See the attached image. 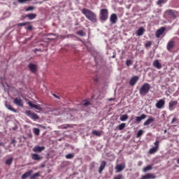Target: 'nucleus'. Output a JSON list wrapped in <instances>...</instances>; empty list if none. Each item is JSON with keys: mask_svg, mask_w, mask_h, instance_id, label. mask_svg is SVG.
Here are the masks:
<instances>
[{"mask_svg": "<svg viewBox=\"0 0 179 179\" xmlns=\"http://www.w3.org/2000/svg\"><path fill=\"white\" fill-rule=\"evenodd\" d=\"M81 12L83 15H84L85 17L92 23L97 22V15H96V13H94V12L87 8H83Z\"/></svg>", "mask_w": 179, "mask_h": 179, "instance_id": "f257e3e1", "label": "nucleus"}, {"mask_svg": "<svg viewBox=\"0 0 179 179\" xmlns=\"http://www.w3.org/2000/svg\"><path fill=\"white\" fill-rule=\"evenodd\" d=\"M152 86L150 84L145 83H144L139 90L140 96H146L150 91Z\"/></svg>", "mask_w": 179, "mask_h": 179, "instance_id": "f03ea898", "label": "nucleus"}, {"mask_svg": "<svg viewBox=\"0 0 179 179\" xmlns=\"http://www.w3.org/2000/svg\"><path fill=\"white\" fill-rule=\"evenodd\" d=\"M100 19L103 22H106L108 19V10L107 8H103L100 10Z\"/></svg>", "mask_w": 179, "mask_h": 179, "instance_id": "7ed1b4c3", "label": "nucleus"}, {"mask_svg": "<svg viewBox=\"0 0 179 179\" xmlns=\"http://www.w3.org/2000/svg\"><path fill=\"white\" fill-rule=\"evenodd\" d=\"M28 69L30 71L31 73H33L34 75H36V73L38 72V66L37 64L29 63L28 64Z\"/></svg>", "mask_w": 179, "mask_h": 179, "instance_id": "20e7f679", "label": "nucleus"}, {"mask_svg": "<svg viewBox=\"0 0 179 179\" xmlns=\"http://www.w3.org/2000/svg\"><path fill=\"white\" fill-rule=\"evenodd\" d=\"M159 145H160V141H159V140H157L154 143V147L149 150L148 153L150 155H154V153H156V152H157V150H159Z\"/></svg>", "mask_w": 179, "mask_h": 179, "instance_id": "39448f33", "label": "nucleus"}, {"mask_svg": "<svg viewBox=\"0 0 179 179\" xmlns=\"http://www.w3.org/2000/svg\"><path fill=\"white\" fill-rule=\"evenodd\" d=\"M25 114L29 117V118H31V120H34V121H36V120H38V115L36 114L33 112H31V110H27L25 112Z\"/></svg>", "mask_w": 179, "mask_h": 179, "instance_id": "423d86ee", "label": "nucleus"}, {"mask_svg": "<svg viewBox=\"0 0 179 179\" xmlns=\"http://www.w3.org/2000/svg\"><path fill=\"white\" fill-rule=\"evenodd\" d=\"M164 106H166V101H164V99H159L155 104V107L159 110L164 108Z\"/></svg>", "mask_w": 179, "mask_h": 179, "instance_id": "0eeeda50", "label": "nucleus"}, {"mask_svg": "<svg viewBox=\"0 0 179 179\" xmlns=\"http://www.w3.org/2000/svg\"><path fill=\"white\" fill-rule=\"evenodd\" d=\"M165 13L168 15V16H170L171 19H177V15H176V10H166L165 11Z\"/></svg>", "mask_w": 179, "mask_h": 179, "instance_id": "6e6552de", "label": "nucleus"}, {"mask_svg": "<svg viewBox=\"0 0 179 179\" xmlns=\"http://www.w3.org/2000/svg\"><path fill=\"white\" fill-rule=\"evenodd\" d=\"M13 103L15 104V106H18V107H23V100H22L20 96L16 97L14 99Z\"/></svg>", "mask_w": 179, "mask_h": 179, "instance_id": "1a4fd4ad", "label": "nucleus"}, {"mask_svg": "<svg viewBox=\"0 0 179 179\" xmlns=\"http://www.w3.org/2000/svg\"><path fill=\"white\" fill-rule=\"evenodd\" d=\"M138 80H139V77L138 76H134L130 79L129 84L130 86H135Z\"/></svg>", "mask_w": 179, "mask_h": 179, "instance_id": "9d476101", "label": "nucleus"}, {"mask_svg": "<svg viewBox=\"0 0 179 179\" xmlns=\"http://www.w3.org/2000/svg\"><path fill=\"white\" fill-rule=\"evenodd\" d=\"M177 104H178L177 101H171L169 103V110H170V111H173V110H174L177 106Z\"/></svg>", "mask_w": 179, "mask_h": 179, "instance_id": "9b49d317", "label": "nucleus"}, {"mask_svg": "<svg viewBox=\"0 0 179 179\" xmlns=\"http://www.w3.org/2000/svg\"><path fill=\"white\" fill-rule=\"evenodd\" d=\"M33 152H34L35 153H41V152H43V150H45V147L44 146H41L40 147V145H36L35 146L33 149H32Z\"/></svg>", "mask_w": 179, "mask_h": 179, "instance_id": "f8f14e48", "label": "nucleus"}, {"mask_svg": "<svg viewBox=\"0 0 179 179\" xmlns=\"http://www.w3.org/2000/svg\"><path fill=\"white\" fill-rule=\"evenodd\" d=\"M165 30L166 28L164 27H162L159 29H158L155 32V36L157 37V38H160V36H162V34H163V33H164Z\"/></svg>", "mask_w": 179, "mask_h": 179, "instance_id": "ddd939ff", "label": "nucleus"}, {"mask_svg": "<svg viewBox=\"0 0 179 179\" xmlns=\"http://www.w3.org/2000/svg\"><path fill=\"white\" fill-rule=\"evenodd\" d=\"M117 20H118V17H117V14L113 13L110 17V22L112 24H115L117 23Z\"/></svg>", "mask_w": 179, "mask_h": 179, "instance_id": "4468645a", "label": "nucleus"}, {"mask_svg": "<svg viewBox=\"0 0 179 179\" xmlns=\"http://www.w3.org/2000/svg\"><path fill=\"white\" fill-rule=\"evenodd\" d=\"M125 169V164L122 163L115 166L116 173H121Z\"/></svg>", "mask_w": 179, "mask_h": 179, "instance_id": "2eb2a0df", "label": "nucleus"}, {"mask_svg": "<svg viewBox=\"0 0 179 179\" xmlns=\"http://www.w3.org/2000/svg\"><path fill=\"white\" fill-rule=\"evenodd\" d=\"M146 117L148 116L145 114H142L141 116L136 117V122H137V124L141 123V121L145 120Z\"/></svg>", "mask_w": 179, "mask_h": 179, "instance_id": "dca6fc26", "label": "nucleus"}, {"mask_svg": "<svg viewBox=\"0 0 179 179\" xmlns=\"http://www.w3.org/2000/svg\"><path fill=\"white\" fill-rule=\"evenodd\" d=\"M155 121V117L150 116L147 120L143 123L144 127H148V125H150L152 122Z\"/></svg>", "mask_w": 179, "mask_h": 179, "instance_id": "f3484780", "label": "nucleus"}, {"mask_svg": "<svg viewBox=\"0 0 179 179\" xmlns=\"http://www.w3.org/2000/svg\"><path fill=\"white\" fill-rule=\"evenodd\" d=\"M31 174H33V170H29V171L26 172L25 173H24L21 178L22 179H27L29 178V177H31Z\"/></svg>", "mask_w": 179, "mask_h": 179, "instance_id": "a211bd4d", "label": "nucleus"}, {"mask_svg": "<svg viewBox=\"0 0 179 179\" xmlns=\"http://www.w3.org/2000/svg\"><path fill=\"white\" fill-rule=\"evenodd\" d=\"M176 45V43L173 41H170L167 44V50L168 51H171L174 46Z\"/></svg>", "mask_w": 179, "mask_h": 179, "instance_id": "6ab92c4d", "label": "nucleus"}, {"mask_svg": "<svg viewBox=\"0 0 179 179\" xmlns=\"http://www.w3.org/2000/svg\"><path fill=\"white\" fill-rule=\"evenodd\" d=\"M106 164H107V162H106L105 161H102L101 162L100 167H99V174H101V173H103V170H104V169H106Z\"/></svg>", "mask_w": 179, "mask_h": 179, "instance_id": "aec40b11", "label": "nucleus"}, {"mask_svg": "<svg viewBox=\"0 0 179 179\" xmlns=\"http://www.w3.org/2000/svg\"><path fill=\"white\" fill-rule=\"evenodd\" d=\"M31 159L32 160H36L37 162H38L43 159V157H41L38 154H32Z\"/></svg>", "mask_w": 179, "mask_h": 179, "instance_id": "412c9836", "label": "nucleus"}, {"mask_svg": "<svg viewBox=\"0 0 179 179\" xmlns=\"http://www.w3.org/2000/svg\"><path fill=\"white\" fill-rule=\"evenodd\" d=\"M153 66H155V68H157V69H162V64L159 62L158 59L155 60L153 62Z\"/></svg>", "mask_w": 179, "mask_h": 179, "instance_id": "4be33fe9", "label": "nucleus"}, {"mask_svg": "<svg viewBox=\"0 0 179 179\" xmlns=\"http://www.w3.org/2000/svg\"><path fill=\"white\" fill-rule=\"evenodd\" d=\"M6 108L9 110L10 111H13V113H17V110H16V109L13 108V107H12V106H10V104L6 103L5 104Z\"/></svg>", "mask_w": 179, "mask_h": 179, "instance_id": "5701e85b", "label": "nucleus"}, {"mask_svg": "<svg viewBox=\"0 0 179 179\" xmlns=\"http://www.w3.org/2000/svg\"><path fill=\"white\" fill-rule=\"evenodd\" d=\"M144 178L155 179V178H156V176L155 175V173H147L144 176Z\"/></svg>", "mask_w": 179, "mask_h": 179, "instance_id": "b1692460", "label": "nucleus"}, {"mask_svg": "<svg viewBox=\"0 0 179 179\" xmlns=\"http://www.w3.org/2000/svg\"><path fill=\"white\" fill-rule=\"evenodd\" d=\"M143 33H145V29L143 27H140L137 31H136V34L137 36H143Z\"/></svg>", "mask_w": 179, "mask_h": 179, "instance_id": "393cba45", "label": "nucleus"}, {"mask_svg": "<svg viewBox=\"0 0 179 179\" xmlns=\"http://www.w3.org/2000/svg\"><path fill=\"white\" fill-rule=\"evenodd\" d=\"M26 17L29 18V20H33V19H36L37 17V15L34 13H30L26 15Z\"/></svg>", "mask_w": 179, "mask_h": 179, "instance_id": "a878e982", "label": "nucleus"}, {"mask_svg": "<svg viewBox=\"0 0 179 179\" xmlns=\"http://www.w3.org/2000/svg\"><path fill=\"white\" fill-rule=\"evenodd\" d=\"M13 163V158H8V159L6 160L5 164L6 166H10Z\"/></svg>", "mask_w": 179, "mask_h": 179, "instance_id": "bb28decb", "label": "nucleus"}, {"mask_svg": "<svg viewBox=\"0 0 179 179\" xmlns=\"http://www.w3.org/2000/svg\"><path fill=\"white\" fill-rule=\"evenodd\" d=\"M152 167L151 165H148L147 166L144 167L143 169V171L144 173H147V171H150V170H152Z\"/></svg>", "mask_w": 179, "mask_h": 179, "instance_id": "cd10ccee", "label": "nucleus"}, {"mask_svg": "<svg viewBox=\"0 0 179 179\" xmlns=\"http://www.w3.org/2000/svg\"><path fill=\"white\" fill-rule=\"evenodd\" d=\"M37 177H40V172H36L34 173L33 175H31V177L29 179H36Z\"/></svg>", "mask_w": 179, "mask_h": 179, "instance_id": "c85d7f7f", "label": "nucleus"}, {"mask_svg": "<svg viewBox=\"0 0 179 179\" xmlns=\"http://www.w3.org/2000/svg\"><path fill=\"white\" fill-rule=\"evenodd\" d=\"M82 106L84 107H87V106H90V102L87 100H84L81 102Z\"/></svg>", "mask_w": 179, "mask_h": 179, "instance_id": "c756f323", "label": "nucleus"}, {"mask_svg": "<svg viewBox=\"0 0 179 179\" xmlns=\"http://www.w3.org/2000/svg\"><path fill=\"white\" fill-rule=\"evenodd\" d=\"M120 120V121H127V120H128V115L125 114V115H121Z\"/></svg>", "mask_w": 179, "mask_h": 179, "instance_id": "7c9ffc66", "label": "nucleus"}, {"mask_svg": "<svg viewBox=\"0 0 179 179\" xmlns=\"http://www.w3.org/2000/svg\"><path fill=\"white\" fill-rule=\"evenodd\" d=\"M143 135V130L140 129L137 131L136 138H141V136Z\"/></svg>", "mask_w": 179, "mask_h": 179, "instance_id": "2f4dec72", "label": "nucleus"}, {"mask_svg": "<svg viewBox=\"0 0 179 179\" xmlns=\"http://www.w3.org/2000/svg\"><path fill=\"white\" fill-rule=\"evenodd\" d=\"M124 128H125V123H122L117 126V129H119V131H122Z\"/></svg>", "mask_w": 179, "mask_h": 179, "instance_id": "473e14b6", "label": "nucleus"}, {"mask_svg": "<svg viewBox=\"0 0 179 179\" xmlns=\"http://www.w3.org/2000/svg\"><path fill=\"white\" fill-rule=\"evenodd\" d=\"M33 131H34V134H35L36 135V136H38V135H40V129L34 128Z\"/></svg>", "mask_w": 179, "mask_h": 179, "instance_id": "72a5a7b5", "label": "nucleus"}, {"mask_svg": "<svg viewBox=\"0 0 179 179\" xmlns=\"http://www.w3.org/2000/svg\"><path fill=\"white\" fill-rule=\"evenodd\" d=\"M92 135H95V136H101V131H97L96 130L92 131Z\"/></svg>", "mask_w": 179, "mask_h": 179, "instance_id": "f704fd0d", "label": "nucleus"}, {"mask_svg": "<svg viewBox=\"0 0 179 179\" xmlns=\"http://www.w3.org/2000/svg\"><path fill=\"white\" fill-rule=\"evenodd\" d=\"M53 114L55 115H61V111L59 109L53 110Z\"/></svg>", "mask_w": 179, "mask_h": 179, "instance_id": "c9c22d12", "label": "nucleus"}, {"mask_svg": "<svg viewBox=\"0 0 179 179\" xmlns=\"http://www.w3.org/2000/svg\"><path fill=\"white\" fill-rule=\"evenodd\" d=\"M152 45V41H148L147 43L145 44V48H149V47H151Z\"/></svg>", "mask_w": 179, "mask_h": 179, "instance_id": "e433bc0d", "label": "nucleus"}, {"mask_svg": "<svg viewBox=\"0 0 179 179\" xmlns=\"http://www.w3.org/2000/svg\"><path fill=\"white\" fill-rule=\"evenodd\" d=\"M29 22L19 23V24H17V27H22L23 26H26V24H29Z\"/></svg>", "mask_w": 179, "mask_h": 179, "instance_id": "4c0bfd02", "label": "nucleus"}, {"mask_svg": "<svg viewBox=\"0 0 179 179\" xmlns=\"http://www.w3.org/2000/svg\"><path fill=\"white\" fill-rule=\"evenodd\" d=\"M75 157V155L73 154H68L66 155V159H73Z\"/></svg>", "mask_w": 179, "mask_h": 179, "instance_id": "58836bf2", "label": "nucleus"}, {"mask_svg": "<svg viewBox=\"0 0 179 179\" xmlns=\"http://www.w3.org/2000/svg\"><path fill=\"white\" fill-rule=\"evenodd\" d=\"M31 0H17L19 3H26V2H30Z\"/></svg>", "mask_w": 179, "mask_h": 179, "instance_id": "ea45409f", "label": "nucleus"}, {"mask_svg": "<svg viewBox=\"0 0 179 179\" xmlns=\"http://www.w3.org/2000/svg\"><path fill=\"white\" fill-rule=\"evenodd\" d=\"M126 65L127 66H131V65H132V61L131 59L126 60Z\"/></svg>", "mask_w": 179, "mask_h": 179, "instance_id": "a19ab883", "label": "nucleus"}, {"mask_svg": "<svg viewBox=\"0 0 179 179\" xmlns=\"http://www.w3.org/2000/svg\"><path fill=\"white\" fill-rule=\"evenodd\" d=\"M36 110H38L39 111L43 110V108L40 105H35Z\"/></svg>", "mask_w": 179, "mask_h": 179, "instance_id": "79ce46f5", "label": "nucleus"}, {"mask_svg": "<svg viewBox=\"0 0 179 179\" xmlns=\"http://www.w3.org/2000/svg\"><path fill=\"white\" fill-rule=\"evenodd\" d=\"M123 177H124V176H122V174H119V175L115 176V177H114V179H122Z\"/></svg>", "mask_w": 179, "mask_h": 179, "instance_id": "37998d69", "label": "nucleus"}, {"mask_svg": "<svg viewBox=\"0 0 179 179\" xmlns=\"http://www.w3.org/2000/svg\"><path fill=\"white\" fill-rule=\"evenodd\" d=\"M166 0H158L157 1V4L158 5H162V3H166Z\"/></svg>", "mask_w": 179, "mask_h": 179, "instance_id": "c03bdc74", "label": "nucleus"}, {"mask_svg": "<svg viewBox=\"0 0 179 179\" xmlns=\"http://www.w3.org/2000/svg\"><path fill=\"white\" fill-rule=\"evenodd\" d=\"M34 9V7H33V6H29V7L25 9V10H26V12H29V11H30V10H33Z\"/></svg>", "mask_w": 179, "mask_h": 179, "instance_id": "a18cd8bd", "label": "nucleus"}, {"mask_svg": "<svg viewBox=\"0 0 179 179\" xmlns=\"http://www.w3.org/2000/svg\"><path fill=\"white\" fill-rule=\"evenodd\" d=\"M77 34H78V36H85V34H84L83 31H82V30L78 31L77 32Z\"/></svg>", "mask_w": 179, "mask_h": 179, "instance_id": "49530a36", "label": "nucleus"}, {"mask_svg": "<svg viewBox=\"0 0 179 179\" xmlns=\"http://www.w3.org/2000/svg\"><path fill=\"white\" fill-rule=\"evenodd\" d=\"M29 106L31 107V108H35L36 107V104L31 103V102H29L28 103Z\"/></svg>", "mask_w": 179, "mask_h": 179, "instance_id": "de8ad7c7", "label": "nucleus"}, {"mask_svg": "<svg viewBox=\"0 0 179 179\" xmlns=\"http://www.w3.org/2000/svg\"><path fill=\"white\" fill-rule=\"evenodd\" d=\"M26 29L31 31V30H33V26L29 25V26L26 27Z\"/></svg>", "mask_w": 179, "mask_h": 179, "instance_id": "09e8293b", "label": "nucleus"}, {"mask_svg": "<svg viewBox=\"0 0 179 179\" xmlns=\"http://www.w3.org/2000/svg\"><path fill=\"white\" fill-rule=\"evenodd\" d=\"M177 122V117H173L171 121V124H174V122Z\"/></svg>", "mask_w": 179, "mask_h": 179, "instance_id": "8fccbe9b", "label": "nucleus"}, {"mask_svg": "<svg viewBox=\"0 0 179 179\" xmlns=\"http://www.w3.org/2000/svg\"><path fill=\"white\" fill-rule=\"evenodd\" d=\"M53 96H54V97H55V99H59V96L58 95L53 94Z\"/></svg>", "mask_w": 179, "mask_h": 179, "instance_id": "3c124183", "label": "nucleus"}, {"mask_svg": "<svg viewBox=\"0 0 179 179\" xmlns=\"http://www.w3.org/2000/svg\"><path fill=\"white\" fill-rule=\"evenodd\" d=\"M13 143H14V146H15V143H16V140H12L11 144H13Z\"/></svg>", "mask_w": 179, "mask_h": 179, "instance_id": "603ef678", "label": "nucleus"}, {"mask_svg": "<svg viewBox=\"0 0 179 179\" xmlns=\"http://www.w3.org/2000/svg\"><path fill=\"white\" fill-rule=\"evenodd\" d=\"M28 136H29V138H33V134H28Z\"/></svg>", "mask_w": 179, "mask_h": 179, "instance_id": "864d4df0", "label": "nucleus"}, {"mask_svg": "<svg viewBox=\"0 0 179 179\" xmlns=\"http://www.w3.org/2000/svg\"><path fill=\"white\" fill-rule=\"evenodd\" d=\"M0 146H5V144L3 142L0 143Z\"/></svg>", "mask_w": 179, "mask_h": 179, "instance_id": "5fc2aeb1", "label": "nucleus"}, {"mask_svg": "<svg viewBox=\"0 0 179 179\" xmlns=\"http://www.w3.org/2000/svg\"><path fill=\"white\" fill-rule=\"evenodd\" d=\"M13 129L14 131H16V129H17V127H14V128H13Z\"/></svg>", "mask_w": 179, "mask_h": 179, "instance_id": "6e6d98bb", "label": "nucleus"}, {"mask_svg": "<svg viewBox=\"0 0 179 179\" xmlns=\"http://www.w3.org/2000/svg\"><path fill=\"white\" fill-rule=\"evenodd\" d=\"M177 163L179 164V158L177 159Z\"/></svg>", "mask_w": 179, "mask_h": 179, "instance_id": "4d7b16f0", "label": "nucleus"}, {"mask_svg": "<svg viewBox=\"0 0 179 179\" xmlns=\"http://www.w3.org/2000/svg\"><path fill=\"white\" fill-rule=\"evenodd\" d=\"M164 134H167V129L164 130Z\"/></svg>", "mask_w": 179, "mask_h": 179, "instance_id": "13d9d810", "label": "nucleus"}, {"mask_svg": "<svg viewBox=\"0 0 179 179\" xmlns=\"http://www.w3.org/2000/svg\"><path fill=\"white\" fill-rule=\"evenodd\" d=\"M113 58H115V55H113Z\"/></svg>", "mask_w": 179, "mask_h": 179, "instance_id": "bf43d9fd", "label": "nucleus"}, {"mask_svg": "<svg viewBox=\"0 0 179 179\" xmlns=\"http://www.w3.org/2000/svg\"><path fill=\"white\" fill-rule=\"evenodd\" d=\"M67 127H71V125L70 124H67Z\"/></svg>", "mask_w": 179, "mask_h": 179, "instance_id": "052dcab7", "label": "nucleus"}, {"mask_svg": "<svg viewBox=\"0 0 179 179\" xmlns=\"http://www.w3.org/2000/svg\"><path fill=\"white\" fill-rule=\"evenodd\" d=\"M111 100H113V99H109L110 101H111Z\"/></svg>", "mask_w": 179, "mask_h": 179, "instance_id": "680f3d73", "label": "nucleus"}]
</instances>
